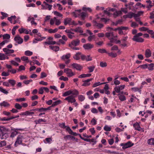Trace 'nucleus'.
<instances>
[{"instance_id": "f257e3e1", "label": "nucleus", "mask_w": 154, "mask_h": 154, "mask_svg": "<svg viewBox=\"0 0 154 154\" xmlns=\"http://www.w3.org/2000/svg\"><path fill=\"white\" fill-rule=\"evenodd\" d=\"M28 139V137L26 135L22 134L19 135L17 137L14 145L17 146V145L20 144L23 142H26Z\"/></svg>"}, {"instance_id": "f03ea898", "label": "nucleus", "mask_w": 154, "mask_h": 154, "mask_svg": "<svg viewBox=\"0 0 154 154\" xmlns=\"http://www.w3.org/2000/svg\"><path fill=\"white\" fill-rule=\"evenodd\" d=\"M106 36L108 38L111 42H115L116 43H120V41L119 40H117L116 38L117 35L115 36L113 32H106L105 34Z\"/></svg>"}, {"instance_id": "7ed1b4c3", "label": "nucleus", "mask_w": 154, "mask_h": 154, "mask_svg": "<svg viewBox=\"0 0 154 154\" xmlns=\"http://www.w3.org/2000/svg\"><path fill=\"white\" fill-rule=\"evenodd\" d=\"M8 130L6 128L0 126V137L2 139H6L8 137Z\"/></svg>"}, {"instance_id": "20e7f679", "label": "nucleus", "mask_w": 154, "mask_h": 154, "mask_svg": "<svg viewBox=\"0 0 154 154\" xmlns=\"http://www.w3.org/2000/svg\"><path fill=\"white\" fill-rule=\"evenodd\" d=\"M64 72L68 77H71L75 75V73L73 72L72 69L68 68H65L64 69Z\"/></svg>"}, {"instance_id": "39448f33", "label": "nucleus", "mask_w": 154, "mask_h": 154, "mask_svg": "<svg viewBox=\"0 0 154 154\" xmlns=\"http://www.w3.org/2000/svg\"><path fill=\"white\" fill-rule=\"evenodd\" d=\"M63 23L65 26L68 24L69 25H77V24L75 23L74 21H72L71 18L68 17L64 19Z\"/></svg>"}, {"instance_id": "423d86ee", "label": "nucleus", "mask_w": 154, "mask_h": 154, "mask_svg": "<svg viewBox=\"0 0 154 154\" xmlns=\"http://www.w3.org/2000/svg\"><path fill=\"white\" fill-rule=\"evenodd\" d=\"M71 57V54L70 53H68L66 54L63 55L61 57V59L65 62L66 64L69 63L70 62L69 58Z\"/></svg>"}, {"instance_id": "0eeeda50", "label": "nucleus", "mask_w": 154, "mask_h": 154, "mask_svg": "<svg viewBox=\"0 0 154 154\" xmlns=\"http://www.w3.org/2000/svg\"><path fill=\"white\" fill-rule=\"evenodd\" d=\"M54 23L56 25L58 26L61 24V22L60 19H57L56 17H54L53 18L51 19L50 24L53 25Z\"/></svg>"}, {"instance_id": "6e6552de", "label": "nucleus", "mask_w": 154, "mask_h": 154, "mask_svg": "<svg viewBox=\"0 0 154 154\" xmlns=\"http://www.w3.org/2000/svg\"><path fill=\"white\" fill-rule=\"evenodd\" d=\"M69 67H72L73 69H75L77 70L80 71L83 68L82 66L80 64L77 63H74L70 65Z\"/></svg>"}, {"instance_id": "1a4fd4ad", "label": "nucleus", "mask_w": 154, "mask_h": 154, "mask_svg": "<svg viewBox=\"0 0 154 154\" xmlns=\"http://www.w3.org/2000/svg\"><path fill=\"white\" fill-rule=\"evenodd\" d=\"M134 145V144L130 142H128L125 143H122L120 144V146L122 147L123 149H126Z\"/></svg>"}, {"instance_id": "9d476101", "label": "nucleus", "mask_w": 154, "mask_h": 154, "mask_svg": "<svg viewBox=\"0 0 154 154\" xmlns=\"http://www.w3.org/2000/svg\"><path fill=\"white\" fill-rule=\"evenodd\" d=\"M65 100H66L69 103H75L76 102V100L75 97L73 95L69 96L65 99Z\"/></svg>"}, {"instance_id": "9b49d317", "label": "nucleus", "mask_w": 154, "mask_h": 154, "mask_svg": "<svg viewBox=\"0 0 154 154\" xmlns=\"http://www.w3.org/2000/svg\"><path fill=\"white\" fill-rule=\"evenodd\" d=\"M110 11H113V17L116 18L122 14V12L121 11H116L114 9H111L109 10Z\"/></svg>"}, {"instance_id": "f8f14e48", "label": "nucleus", "mask_w": 154, "mask_h": 154, "mask_svg": "<svg viewBox=\"0 0 154 154\" xmlns=\"http://www.w3.org/2000/svg\"><path fill=\"white\" fill-rule=\"evenodd\" d=\"M81 59L87 61H91L92 60V57L90 55H85L82 54L81 55Z\"/></svg>"}, {"instance_id": "ddd939ff", "label": "nucleus", "mask_w": 154, "mask_h": 154, "mask_svg": "<svg viewBox=\"0 0 154 154\" xmlns=\"http://www.w3.org/2000/svg\"><path fill=\"white\" fill-rule=\"evenodd\" d=\"M125 87V85H120L118 86H116L114 88L115 91L117 93H119L120 92V91L123 90L124 89Z\"/></svg>"}, {"instance_id": "4468645a", "label": "nucleus", "mask_w": 154, "mask_h": 154, "mask_svg": "<svg viewBox=\"0 0 154 154\" xmlns=\"http://www.w3.org/2000/svg\"><path fill=\"white\" fill-rule=\"evenodd\" d=\"M3 51L5 53V54L8 56L11 55V54L14 52V50L13 49H10L8 48H5L3 49Z\"/></svg>"}, {"instance_id": "2eb2a0df", "label": "nucleus", "mask_w": 154, "mask_h": 154, "mask_svg": "<svg viewBox=\"0 0 154 154\" xmlns=\"http://www.w3.org/2000/svg\"><path fill=\"white\" fill-rule=\"evenodd\" d=\"M79 42L80 41L79 39L73 40L71 43L69 44V46L70 47H72V46H77L79 45Z\"/></svg>"}, {"instance_id": "dca6fc26", "label": "nucleus", "mask_w": 154, "mask_h": 154, "mask_svg": "<svg viewBox=\"0 0 154 154\" xmlns=\"http://www.w3.org/2000/svg\"><path fill=\"white\" fill-rule=\"evenodd\" d=\"M18 31L21 34L23 33H25L26 34H28L30 33L31 35H32L31 32H31V30L29 29V30L23 28L22 27L19 29Z\"/></svg>"}, {"instance_id": "f3484780", "label": "nucleus", "mask_w": 154, "mask_h": 154, "mask_svg": "<svg viewBox=\"0 0 154 154\" xmlns=\"http://www.w3.org/2000/svg\"><path fill=\"white\" fill-rule=\"evenodd\" d=\"M93 45L90 43H87L84 44L83 45V48L86 50H89L94 48Z\"/></svg>"}, {"instance_id": "a211bd4d", "label": "nucleus", "mask_w": 154, "mask_h": 154, "mask_svg": "<svg viewBox=\"0 0 154 154\" xmlns=\"http://www.w3.org/2000/svg\"><path fill=\"white\" fill-rule=\"evenodd\" d=\"M132 39L136 42H142L143 41V39L137 35H134Z\"/></svg>"}, {"instance_id": "6ab92c4d", "label": "nucleus", "mask_w": 154, "mask_h": 154, "mask_svg": "<svg viewBox=\"0 0 154 154\" xmlns=\"http://www.w3.org/2000/svg\"><path fill=\"white\" fill-rule=\"evenodd\" d=\"M82 55L81 52H78L74 55L73 57L75 60H78L80 59V57L81 58V55Z\"/></svg>"}, {"instance_id": "aec40b11", "label": "nucleus", "mask_w": 154, "mask_h": 154, "mask_svg": "<svg viewBox=\"0 0 154 154\" xmlns=\"http://www.w3.org/2000/svg\"><path fill=\"white\" fill-rule=\"evenodd\" d=\"M14 40L18 44H21L23 42V39L19 35H17L15 37Z\"/></svg>"}, {"instance_id": "412c9836", "label": "nucleus", "mask_w": 154, "mask_h": 154, "mask_svg": "<svg viewBox=\"0 0 154 154\" xmlns=\"http://www.w3.org/2000/svg\"><path fill=\"white\" fill-rule=\"evenodd\" d=\"M34 114V112H31L30 111H26L24 112H21L20 114V116H30Z\"/></svg>"}, {"instance_id": "4be33fe9", "label": "nucleus", "mask_w": 154, "mask_h": 154, "mask_svg": "<svg viewBox=\"0 0 154 154\" xmlns=\"http://www.w3.org/2000/svg\"><path fill=\"white\" fill-rule=\"evenodd\" d=\"M92 79H90L83 81L84 83L82 84V86H87L91 84L90 82L92 80Z\"/></svg>"}, {"instance_id": "5701e85b", "label": "nucleus", "mask_w": 154, "mask_h": 154, "mask_svg": "<svg viewBox=\"0 0 154 154\" xmlns=\"http://www.w3.org/2000/svg\"><path fill=\"white\" fill-rule=\"evenodd\" d=\"M143 11H139L137 14H134V17L137 21H139V19L138 17L140 16L143 15Z\"/></svg>"}, {"instance_id": "b1692460", "label": "nucleus", "mask_w": 154, "mask_h": 154, "mask_svg": "<svg viewBox=\"0 0 154 154\" xmlns=\"http://www.w3.org/2000/svg\"><path fill=\"white\" fill-rule=\"evenodd\" d=\"M81 13V10H75L74 12L72 13V14L74 17H77L78 16H80Z\"/></svg>"}, {"instance_id": "393cba45", "label": "nucleus", "mask_w": 154, "mask_h": 154, "mask_svg": "<svg viewBox=\"0 0 154 154\" xmlns=\"http://www.w3.org/2000/svg\"><path fill=\"white\" fill-rule=\"evenodd\" d=\"M46 38L45 37H42L40 38H35L33 41V43H37L38 41H41L43 40Z\"/></svg>"}, {"instance_id": "a878e982", "label": "nucleus", "mask_w": 154, "mask_h": 154, "mask_svg": "<svg viewBox=\"0 0 154 154\" xmlns=\"http://www.w3.org/2000/svg\"><path fill=\"white\" fill-rule=\"evenodd\" d=\"M153 64L151 63L150 64H145V68H148L149 70H152L153 69Z\"/></svg>"}, {"instance_id": "bb28decb", "label": "nucleus", "mask_w": 154, "mask_h": 154, "mask_svg": "<svg viewBox=\"0 0 154 154\" xmlns=\"http://www.w3.org/2000/svg\"><path fill=\"white\" fill-rule=\"evenodd\" d=\"M72 31H74L78 33H83V31L81 27H78L76 28L75 29H72Z\"/></svg>"}, {"instance_id": "cd10ccee", "label": "nucleus", "mask_w": 154, "mask_h": 154, "mask_svg": "<svg viewBox=\"0 0 154 154\" xmlns=\"http://www.w3.org/2000/svg\"><path fill=\"white\" fill-rule=\"evenodd\" d=\"M145 52V55L146 57H149L151 56V52L149 49H147Z\"/></svg>"}, {"instance_id": "c85d7f7f", "label": "nucleus", "mask_w": 154, "mask_h": 154, "mask_svg": "<svg viewBox=\"0 0 154 154\" xmlns=\"http://www.w3.org/2000/svg\"><path fill=\"white\" fill-rule=\"evenodd\" d=\"M49 47L50 49L55 51H58L59 50V48L57 46L50 45Z\"/></svg>"}, {"instance_id": "c756f323", "label": "nucleus", "mask_w": 154, "mask_h": 154, "mask_svg": "<svg viewBox=\"0 0 154 154\" xmlns=\"http://www.w3.org/2000/svg\"><path fill=\"white\" fill-rule=\"evenodd\" d=\"M9 57L7 56L3 53H0V60H5V59H8Z\"/></svg>"}, {"instance_id": "7c9ffc66", "label": "nucleus", "mask_w": 154, "mask_h": 154, "mask_svg": "<svg viewBox=\"0 0 154 154\" xmlns=\"http://www.w3.org/2000/svg\"><path fill=\"white\" fill-rule=\"evenodd\" d=\"M119 99L122 101H125L126 98L123 95L119 94H118Z\"/></svg>"}, {"instance_id": "2f4dec72", "label": "nucleus", "mask_w": 154, "mask_h": 154, "mask_svg": "<svg viewBox=\"0 0 154 154\" xmlns=\"http://www.w3.org/2000/svg\"><path fill=\"white\" fill-rule=\"evenodd\" d=\"M64 138L65 139H71L73 140H75L76 141L78 140L77 139L75 138L74 137L70 135H66L64 137Z\"/></svg>"}, {"instance_id": "473e14b6", "label": "nucleus", "mask_w": 154, "mask_h": 154, "mask_svg": "<svg viewBox=\"0 0 154 154\" xmlns=\"http://www.w3.org/2000/svg\"><path fill=\"white\" fill-rule=\"evenodd\" d=\"M16 17L15 16H11V17H8V19L10 22L11 23L13 24L14 20L16 19Z\"/></svg>"}, {"instance_id": "72a5a7b5", "label": "nucleus", "mask_w": 154, "mask_h": 154, "mask_svg": "<svg viewBox=\"0 0 154 154\" xmlns=\"http://www.w3.org/2000/svg\"><path fill=\"white\" fill-rule=\"evenodd\" d=\"M134 13L132 12L129 13L128 15L123 16L124 18H131L133 17H134Z\"/></svg>"}, {"instance_id": "f704fd0d", "label": "nucleus", "mask_w": 154, "mask_h": 154, "mask_svg": "<svg viewBox=\"0 0 154 154\" xmlns=\"http://www.w3.org/2000/svg\"><path fill=\"white\" fill-rule=\"evenodd\" d=\"M146 2L147 3V5L146 6V8H148V10H150V8H151L152 5V2L150 0H147L146 1Z\"/></svg>"}, {"instance_id": "c9c22d12", "label": "nucleus", "mask_w": 154, "mask_h": 154, "mask_svg": "<svg viewBox=\"0 0 154 154\" xmlns=\"http://www.w3.org/2000/svg\"><path fill=\"white\" fill-rule=\"evenodd\" d=\"M10 106V104L6 101H4L0 103V106H1L8 107Z\"/></svg>"}, {"instance_id": "e433bc0d", "label": "nucleus", "mask_w": 154, "mask_h": 154, "mask_svg": "<svg viewBox=\"0 0 154 154\" xmlns=\"http://www.w3.org/2000/svg\"><path fill=\"white\" fill-rule=\"evenodd\" d=\"M80 16L82 20H84L86 17L88 16V15L86 13L82 12L81 13Z\"/></svg>"}, {"instance_id": "4c0bfd02", "label": "nucleus", "mask_w": 154, "mask_h": 154, "mask_svg": "<svg viewBox=\"0 0 154 154\" xmlns=\"http://www.w3.org/2000/svg\"><path fill=\"white\" fill-rule=\"evenodd\" d=\"M133 126L136 130L140 131V127L138 123L136 122L133 125Z\"/></svg>"}, {"instance_id": "58836bf2", "label": "nucleus", "mask_w": 154, "mask_h": 154, "mask_svg": "<svg viewBox=\"0 0 154 154\" xmlns=\"http://www.w3.org/2000/svg\"><path fill=\"white\" fill-rule=\"evenodd\" d=\"M95 37L94 35H91L89 36L88 38V41L89 42H91L93 40H95Z\"/></svg>"}, {"instance_id": "ea45409f", "label": "nucleus", "mask_w": 154, "mask_h": 154, "mask_svg": "<svg viewBox=\"0 0 154 154\" xmlns=\"http://www.w3.org/2000/svg\"><path fill=\"white\" fill-rule=\"evenodd\" d=\"M94 25L97 27L98 28H101L103 26V25L102 24L98 23H97L96 21H94Z\"/></svg>"}, {"instance_id": "a19ab883", "label": "nucleus", "mask_w": 154, "mask_h": 154, "mask_svg": "<svg viewBox=\"0 0 154 154\" xmlns=\"http://www.w3.org/2000/svg\"><path fill=\"white\" fill-rule=\"evenodd\" d=\"M72 90H69V91H68L66 92H65V93H64L63 95V97H66L69 95H70L72 94Z\"/></svg>"}, {"instance_id": "79ce46f5", "label": "nucleus", "mask_w": 154, "mask_h": 154, "mask_svg": "<svg viewBox=\"0 0 154 154\" xmlns=\"http://www.w3.org/2000/svg\"><path fill=\"white\" fill-rule=\"evenodd\" d=\"M52 139L51 138H47L44 140V142L45 143H51L52 141Z\"/></svg>"}, {"instance_id": "37998d69", "label": "nucleus", "mask_w": 154, "mask_h": 154, "mask_svg": "<svg viewBox=\"0 0 154 154\" xmlns=\"http://www.w3.org/2000/svg\"><path fill=\"white\" fill-rule=\"evenodd\" d=\"M147 143L149 145H154V138H151L148 140Z\"/></svg>"}, {"instance_id": "c03bdc74", "label": "nucleus", "mask_w": 154, "mask_h": 154, "mask_svg": "<svg viewBox=\"0 0 154 154\" xmlns=\"http://www.w3.org/2000/svg\"><path fill=\"white\" fill-rule=\"evenodd\" d=\"M9 69L7 71H3L1 75L2 76H8L10 75V72L9 71Z\"/></svg>"}, {"instance_id": "a18cd8bd", "label": "nucleus", "mask_w": 154, "mask_h": 154, "mask_svg": "<svg viewBox=\"0 0 154 154\" xmlns=\"http://www.w3.org/2000/svg\"><path fill=\"white\" fill-rule=\"evenodd\" d=\"M8 82L12 86H14L16 83V81L13 79H9L8 80Z\"/></svg>"}, {"instance_id": "49530a36", "label": "nucleus", "mask_w": 154, "mask_h": 154, "mask_svg": "<svg viewBox=\"0 0 154 154\" xmlns=\"http://www.w3.org/2000/svg\"><path fill=\"white\" fill-rule=\"evenodd\" d=\"M54 15L57 16H58L60 17H63V15L60 13L58 12L57 11H54L53 12Z\"/></svg>"}, {"instance_id": "de8ad7c7", "label": "nucleus", "mask_w": 154, "mask_h": 154, "mask_svg": "<svg viewBox=\"0 0 154 154\" xmlns=\"http://www.w3.org/2000/svg\"><path fill=\"white\" fill-rule=\"evenodd\" d=\"M46 120L45 119H39L38 120H36L35 122L36 124L40 123L42 122H46Z\"/></svg>"}, {"instance_id": "09e8293b", "label": "nucleus", "mask_w": 154, "mask_h": 154, "mask_svg": "<svg viewBox=\"0 0 154 154\" xmlns=\"http://www.w3.org/2000/svg\"><path fill=\"white\" fill-rule=\"evenodd\" d=\"M61 101L60 100H58L54 102L52 104V106H55L61 103Z\"/></svg>"}, {"instance_id": "8fccbe9b", "label": "nucleus", "mask_w": 154, "mask_h": 154, "mask_svg": "<svg viewBox=\"0 0 154 154\" xmlns=\"http://www.w3.org/2000/svg\"><path fill=\"white\" fill-rule=\"evenodd\" d=\"M58 28H55L54 29H48L47 30L48 32L50 33H55L58 31Z\"/></svg>"}, {"instance_id": "3c124183", "label": "nucleus", "mask_w": 154, "mask_h": 154, "mask_svg": "<svg viewBox=\"0 0 154 154\" xmlns=\"http://www.w3.org/2000/svg\"><path fill=\"white\" fill-rule=\"evenodd\" d=\"M131 90L132 91H133L134 92H136L137 91H138L140 93V91H141V90L139 88L137 87H133V88H131Z\"/></svg>"}, {"instance_id": "603ef678", "label": "nucleus", "mask_w": 154, "mask_h": 154, "mask_svg": "<svg viewBox=\"0 0 154 154\" xmlns=\"http://www.w3.org/2000/svg\"><path fill=\"white\" fill-rule=\"evenodd\" d=\"M72 90L71 94L73 95L77 96L79 94V91L76 89H74Z\"/></svg>"}, {"instance_id": "864d4df0", "label": "nucleus", "mask_w": 154, "mask_h": 154, "mask_svg": "<svg viewBox=\"0 0 154 154\" xmlns=\"http://www.w3.org/2000/svg\"><path fill=\"white\" fill-rule=\"evenodd\" d=\"M100 53H107V52L106 51V50L103 48L102 49H99L97 50Z\"/></svg>"}, {"instance_id": "5fc2aeb1", "label": "nucleus", "mask_w": 154, "mask_h": 154, "mask_svg": "<svg viewBox=\"0 0 154 154\" xmlns=\"http://www.w3.org/2000/svg\"><path fill=\"white\" fill-rule=\"evenodd\" d=\"M0 91L5 94H8V92L5 89H4L2 87H0Z\"/></svg>"}, {"instance_id": "6e6d98bb", "label": "nucleus", "mask_w": 154, "mask_h": 154, "mask_svg": "<svg viewBox=\"0 0 154 154\" xmlns=\"http://www.w3.org/2000/svg\"><path fill=\"white\" fill-rule=\"evenodd\" d=\"M82 9L83 11H88L89 12H91L92 10L90 8H86L85 7H84Z\"/></svg>"}, {"instance_id": "4d7b16f0", "label": "nucleus", "mask_w": 154, "mask_h": 154, "mask_svg": "<svg viewBox=\"0 0 154 154\" xmlns=\"http://www.w3.org/2000/svg\"><path fill=\"white\" fill-rule=\"evenodd\" d=\"M15 107L18 109H21L22 106L18 103H16L14 106Z\"/></svg>"}, {"instance_id": "13d9d810", "label": "nucleus", "mask_w": 154, "mask_h": 154, "mask_svg": "<svg viewBox=\"0 0 154 154\" xmlns=\"http://www.w3.org/2000/svg\"><path fill=\"white\" fill-rule=\"evenodd\" d=\"M107 54H108V55L109 56H110L112 57H115L117 56V54L116 53H114L113 52L108 53L107 52Z\"/></svg>"}, {"instance_id": "bf43d9fd", "label": "nucleus", "mask_w": 154, "mask_h": 154, "mask_svg": "<svg viewBox=\"0 0 154 154\" xmlns=\"http://www.w3.org/2000/svg\"><path fill=\"white\" fill-rule=\"evenodd\" d=\"M17 134V131L16 130L13 131L12 132L10 137L12 138L14 137Z\"/></svg>"}, {"instance_id": "052dcab7", "label": "nucleus", "mask_w": 154, "mask_h": 154, "mask_svg": "<svg viewBox=\"0 0 154 154\" xmlns=\"http://www.w3.org/2000/svg\"><path fill=\"white\" fill-rule=\"evenodd\" d=\"M33 54L32 52L29 51H26L25 52V54L26 56H30Z\"/></svg>"}, {"instance_id": "680f3d73", "label": "nucleus", "mask_w": 154, "mask_h": 154, "mask_svg": "<svg viewBox=\"0 0 154 154\" xmlns=\"http://www.w3.org/2000/svg\"><path fill=\"white\" fill-rule=\"evenodd\" d=\"M103 129L105 131H110L111 130L110 127L107 125H105Z\"/></svg>"}, {"instance_id": "e2e57ef3", "label": "nucleus", "mask_w": 154, "mask_h": 154, "mask_svg": "<svg viewBox=\"0 0 154 154\" xmlns=\"http://www.w3.org/2000/svg\"><path fill=\"white\" fill-rule=\"evenodd\" d=\"M15 100L17 102H20L25 101L26 100V99L24 98H16L15 99Z\"/></svg>"}, {"instance_id": "0e129e2a", "label": "nucleus", "mask_w": 154, "mask_h": 154, "mask_svg": "<svg viewBox=\"0 0 154 154\" xmlns=\"http://www.w3.org/2000/svg\"><path fill=\"white\" fill-rule=\"evenodd\" d=\"M21 60L24 61H25L26 63H28L29 62L28 58L26 56H23L21 57Z\"/></svg>"}, {"instance_id": "69168bd1", "label": "nucleus", "mask_w": 154, "mask_h": 154, "mask_svg": "<svg viewBox=\"0 0 154 154\" xmlns=\"http://www.w3.org/2000/svg\"><path fill=\"white\" fill-rule=\"evenodd\" d=\"M59 79L60 80H63L64 81H67L69 80L68 78L67 77H64L63 76H61L60 78Z\"/></svg>"}, {"instance_id": "338daca9", "label": "nucleus", "mask_w": 154, "mask_h": 154, "mask_svg": "<svg viewBox=\"0 0 154 154\" xmlns=\"http://www.w3.org/2000/svg\"><path fill=\"white\" fill-rule=\"evenodd\" d=\"M3 37L4 39L9 40V38H10V36L9 34H6L3 35Z\"/></svg>"}, {"instance_id": "774afa93", "label": "nucleus", "mask_w": 154, "mask_h": 154, "mask_svg": "<svg viewBox=\"0 0 154 154\" xmlns=\"http://www.w3.org/2000/svg\"><path fill=\"white\" fill-rule=\"evenodd\" d=\"M85 97L82 95H79L78 96V99L81 101H82L85 99Z\"/></svg>"}]
</instances>
